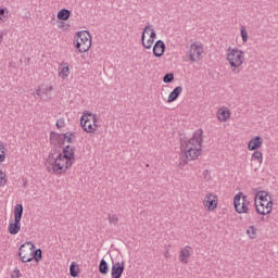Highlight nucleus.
I'll return each instance as SVG.
<instances>
[{
    "instance_id": "f257e3e1",
    "label": "nucleus",
    "mask_w": 278,
    "mask_h": 278,
    "mask_svg": "<svg viewBox=\"0 0 278 278\" xmlns=\"http://www.w3.org/2000/svg\"><path fill=\"white\" fill-rule=\"evenodd\" d=\"M75 146H65L61 152H51L46 159V170L51 175H64L75 164Z\"/></svg>"
},
{
    "instance_id": "f03ea898",
    "label": "nucleus",
    "mask_w": 278,
    "mask_h": 278,
    "mask_svg": "<svg viewBox=\"0 0 278 278\" xmlns=\"http://www.w3.org/2000/svg\"><path fill=\"white\" fill-rule=\"evenodd\" d=\"M180 152L184 156L180 166H186L188 162H195L201 157L203 155V129L195 130L191 138L181 141Z\"/></svg>"
},
{
    "instance_id": "7ed1b4c3",
    "label": "nucleus",
    "mask_w": 278,
    "mask_h": 278,
    "mask_svg": "<svg viewBox=\"0 0 278 278\" xmlns=\"http://www.w3.org/2000/svg\"><path fill=\"white\" fill-rule=\"evenodd\" d=\"M254 207L258 216H270L275 210V198L273 193L262 190L254 195Z\"/></svg>"
},
{
    "instance_id": "20e7f679",
    "label": "nucleus",
    "mask_w": 278,
    "mask_h": 278,
    "mask_svg": "<svg viewBox=\"0 0 278 278\" xmlns=\"http://www.w3.org/2000/svg\"><path fill=\"white\" fill-rule=\"evenodd\" d=\"M225 60L231 73H240L247 64V53L238 47H228L225 52Z\"/></svg>"
},
{
    "instance_id": "39448f33",
    "label": "nucleus",
    "mask_w": 278,
    "mask_h": 278,
    "mask_svg": "<svg viewBox=\"0 0 278 278\" xmlns=\"http://www.w3.org/2000/svg\"><path fill=\"white\" fill-rule=\"evenodd\" d=\"M18 257L23 264L36 261L37 263L42 260V250L37 249L34 242L26 241L18 248Z\"/></svg>"
},
{
    "instance_id": "423d86ee",
    "label": "nucleus",
    "mask_w": 278,
    "mask_h": 278,
    "mask_svg": "<svg viewBox=\"0 0 278 278\" xmlns=\"http://www.w3.org/2000/svg\"><path fill=\"white\" fill-rule=\"evenodd\" d=\"M80 127L85 134H97L101 124L99 115L90 111H84L80 116Z\"/></svg>"
},
{
    "instance_id": "0eeeda50",
    "label": "nucleus",
    "mask_w": 278,
    "mask_h": 278,
    "mask_svg": "<svg viewBox=\"0 0 278 278\" xmlns=\"http://www.w3.org/2000/svg\"><path fill=\"white\" fill-rule=\"evenodd\" d=\"M73 47L78 53H88L92 49V35H90V31L80 30L76 33Z\"/></svg>"
},
{
    "instance_id": "6e6552de",
    "label": "nucleus",
    "mask_w": 278,
    "mask_h": 278,
    "mask_svg": "<svg viewBox=\"0 0 278 278\" xmlns=\"http://www.w3.org/2000/svg\"><path fill=\"white\" fill-rule=\"evenodd\" d=\"M233 207L237 214H249L251 201L244 192L240 191L233 197Z\"/></svg>"
},
{
    "instance_id": "1a4fd4ad",
    "label": "nucleus",
    "mask_w": 278,
    "mask_h": 278,
    "mask_svg": "<svg viewBox=\"0 0 278 278\" xmlns=\"http://www.w3.org/2000/svg\"><path fill=\"white\" fill-rule=\"evenodd\" d=\"M50 141L53 144H73L77 141V132L76 131H67L64 134L51 132Z\"/></svg>"
},
{
    "instance_id": "9d476101",
    "label": "nucleus",
    "mask_w": 278,
    "mask_h": 278,
    "mask_svg": "<svg viewBox=\"0 0 278 278\" xmlns=\"http://www.w3.org/2000/svg\"><path fill=\"white\" fill-rule=\"evenodd\" d=\"M157 38V33H155V28L152 25H148L143 28L141 35V45L143 49H151Z\"/></svg>"
},
{
    "instance_id": "9b49d317",
    "label": "nucleus",
    "mask_w": 278,
    "mask_h": 278,
    "mask_svg": "<svg viewBox=\"0 0 278 278\" xmlns=\"http://www.w3.org/2000/svg\"><path fill=\"white\" fill-rule=\"evenodd\" d=\"M203 53H205V48L202 42L195 41L189 46L188 49V58L189 62H200V60H203Z\"/></svg>"
},
{
    "instance_id": "f8f14e48",
    "label": "nucleus",
    "mask_w": 278,
    "mask_h": 278,
    "mask_svg": "<svg viewBox=\"0 0 278 278\" xmlns=\"http://www.w3.org/2000/svg\"><path fill=\"white\" fill-rule=\"evenodd\" d=\"M218 203V194L212 191L206 192L202 199V206L206 212H216Z\"/></svg>"
},
{
    "instance_id": "ddd939ff",
    "label": "nucleus",
    "mask_w": 278,
    "mask_h": 278,
    "mask_svg": "<svg viewBox=\"0 0 278 278\" xmlns=\"http://www.w3.org/2000/svg\"><path fill=\"white\" fill-rule=\"evenodd\" d=\"M264 147V137L253 136L248 141V151H260Z\"/></svg>"
},
{
    "instance_id": "4468645a",
    "label": "nucleus",
    "mask_w": 278,
    "mask_h": 278,
    "mask_svg": "<svg viewBox=\"0 0 278 278\" xmlns=\"http://www.w3.org/2000/svg\"><path fill=\"white\" fill-rule=\"evenodd\" d=\"M216 118L218 123H227L231 121V110L227 106H220L216 112Z\"/></svg>"
},
{
    "instance_id": "2eb2a0df",
    "label": "nucleus",
    "mask_w": 278,
    "mask_h": 278,
    "mask_svg": "<svg viewBox=\"0 0 278 278\" xmlns=\"http://www.w3.org/2000/svg\"><path fill=\"white\" fill-rule=\"evenodd\" d=\"M192 255V248L190 245H185L180 249L178 260L180 264H190V256Z\"/></svg>"
},
{
    "instance_id": "dca6fc26",
    "label": "nucleus",
    "mask_w": 278,
    "mask_h": 278,
    "mask_svg": "<svg viewBox=\"0 0 278 278\" xmlns=\"http://www.w3.org/2000/svg\"><path fill=\"white\" fill-rule=\"evenodd\" d=\"M53 91V85L51 84H42L36 87L35 89V96L39 99H42V97L50 94V92Z\"/></svg>"
},
{
    "instance_id": "f3484780",
    "label": "nucleus",
    "mask_w": 278,
    "mask_h": 278,
    "mask_svg": "<svg viewBox=\"0 0 278 278\" xmlns=\"http://www.w3.org/2000/svg\"><path fill=\"white\" fill-rule=\"evenodd\" d=\"M153 55L154 58H162L166 53V43L162 40H157L153 46Z\"/></svg>"
},
{
    "instance_id": "a211bd4d",
    "label": "nucleus",
    "mask_w": 278,
    "mask_h": 278,
    "mask_svg": "<svg viewBox=\"0 0 278 278\" xmlns=\"http://www.w3.org/2000/svg\"><path fill=\"white\" fill-rule=\"evenodd\" d=\"M123 273H125V263L124 262H118L113 264L112 269H111V276L113 278H121L123 277Z\"/></svg>"
},
{
    "instance_id": "6ab92c4d",
    "label": "nucleus",
    "mask_w": 278,
    "mask_h": 278,
    "mask_svg": "<svg viewBox=\"0 0 278 278\" xmlns=\"http://www.w3.org/2000/svg\"><path fill=\"white\" fill-rule=\"evenodd\" d=\"M184 92V87L181 86H177L176 88H174V90L172 92H169V94L167 96V100L166 103H175V101L177 99H179V97H181Z\"/></svg>"
},
{
    "instance_id": "aec40b11",
    "label": "nucleus",
    "mask_w": 278,
    "mask_h": 278,
    "mask_svg": "<svg viewBox=\"0 0 278 278\" xmlns=\"http://www.w3.org/2000/svg\"><path fill=\"white\" fill-rule=\"evenodd\" d=\"M245 235L248 236L249 240H257V238H260V229L255 225H250L245 229Z\"/></svg>"
},
{
    "instance_id": "412c9836",
    "label": "nucleus",
    "mask_w": 278,
    "mask_h": 278,
    "mask_svg": "<svg viewBox=\"0 0 278 278\" xmlns=\"http://www.w3.org/2000/svg\"><path fill=\"white\" fill-rule=\"evenodd\" d=\"M8 231L11 233V236H16V233L21 231V222L16 219H10Z\"/></svg>"
},
{
    "instance_id": "4be33fe9",
    "label": "nucleus",
    "mask_w": 278,
    "mask_h": 278,
    "mask_svg": "<svg viewBox=\"0 0 278 278\" xmlns=\"http://www.w3.org/2000/svg\"><path fill=\"white\" fill-rule=\"evenodd\" d=\"M251 162H255L258 164V166H262V163L264 162V154L260 150H254V152L251 155Z\"/></svg>"
},
{
    "instance_id": "5701e85b",
    "label": "nucleus",
    "mask_w": 278,
    "mask_h": 278,
    "mask_svg": "<svg viewBox=\"0 0 278 278\" xmlns=\"http://www.w3.org/2000/svg\"><path fill=\"white\" fill-rule=\"evenodd\" d=\"M70 75H71V67H68V64L66 63L62 64L59 71V77H61V79H68Z\"/></svg>"
},
{
    "instance_id": "b1692460",
    "label": "nucleus",
    "mask_w": 278,
    "mask_h": 278,
    "mask_svg": "<svg viewBox=\"0 0 278 278\" xmlns=\"http://www.w3.org/2000/svg\"><path fill=\"white\" fill-rule=\"evenodd\" d=\"M79 273H81V269L79 268V264L72 262L70 265V275L71 277H79Z\"/></svg>"
},
{
    "instance_id": "393cba45",
    "label": "nucleus",
    "mask_w": 278,
    "mask_h": 278,
    "mask_svg": "<svg viewBox=\"0 0 278 278\" xmlns=\"http://www.w3.org/2000/svg\"><path fill=\"white\" fill-rule=\"evenodd\" d=\"M5 160H8V148L3 141H0V164H3Z\"/></svg>"
},
{
    "instance_id": "a878e982",
    "label": "nucleus",
    "mask_w": 278,
    "mask_h": 278,
    "mask_svg": "<svg viewBox=\"0 0 278 278\" xmlns=\"http://www.w3.org/2000/svg\"><path fill=\"white\" fill-rule=\"evenodd\" d=\"M13 214H14V219L13 220H20L21 222V218H23V204H16L14 206Z\"/></svg>"
},
{
    "instance_id": "bb28decb",
    "label": "nucleus",
    "mask_w": 278,
    "mask_h": 278,
    "mask_svg": "<svg viewBox=\"0 0 278 278\" xmlns=\"http://www.w3.org/2000/svg\"><path fill=\"white\" fill-rule=\"evenodd\" d=\"M56 18H59V21H68V18H71V11L62 9L59 11Z\"/></svg>"
},
{
    "instance_id": "cd10ccee",
    "label": "nucleus",
    "mask_w": 278,
    "mask_h": 278,
    "mask_svg": "<svg viewBox=\"0 0 278 278\" xmlns=\"http://www.w3.org/2000/svg\"><path fill=\"white\" fill-rule=\"evenodd\" d=\"M10 14V11L5 7H0V25L2 23H5L8 21V16Z\"/></svg>"
},
{
    "instance_id": "c85d7f7f",
    "label": "nucleus",
    "mask_w": 278,
    "mask_h": 278,
    "mask_svg": "<svg viewBox=\"0 0 278 278\" xmlns=\"http://www.w3.org/2000/svg\"><path fill=\"white\" fill-rule=\"evenodd\" d=\"M99 273H101V275H108V273H110V266L108 265V262L104 261V258H102L100 262Z\"/></svg>"
},
{
    "instance_id": "c756f323",
    "label": "nucleus",
    "mask_w": 278,
    "mask_h": 278,
    "mask_svg": "<svg viewBox=\"0 0 278 278\" xmlns=\"http://www.w3.org/2000/svg\"><path fill=\"white\" fill-rule=\"evenodd\" d=\"M240 36L243 45H247L249 42V30H247V26L240 27Z\"/></svg>"
},
{
    "instance_id": "7c9ffc66",
    "label": "nucleus",
    "mask_w": 278,
    "mask_h": 278,
    "mask_svg": "<svg viewBox=\"0 0 278 278\" xmlns=\"http://www.w3.org/2000/svg\"><path fill=\"white\" fill-rule=\"evenodd\" d=\"M7 185H8V175L3 170H0V188H5Z\"/></svg>"
},
{
    "instance_id": "2f4dec72",
    "label": "nucleus",
    "mask_w": 278,
    "mask_h": 278,
    "mask_svg": "<svg viewBox=\"0 0 278 278\" xmlns=\"http://www.w3.org/2000/svg\"><path fill=\"white\" fill-rule=\"evenodd\" d=\"M108 220H109L110 225H118V215L109 214Z\"/></svg>"
},
{
    "instance_id": "473e14b6",
    "label": "nucleus",
    "mask_w": 278,
    "mask_h": 278,
    "mask_svg": "<svg viewBox=\"0 0 278 278\" xmlns=\"http://www.w3.org/2000/svg\"><path fill=\"white\" fill-rule=\"evenodd\" d=\"M164 84H172V81H175V74L168 73L163 77Z\"/></svg>"
},
{
    "instance_id": "72a5a7b5",
    "label": "nucleus",
    "mask_w": 278,
    "mask_h": 278,
    "mask_svg": "<svg viewBox=\"0 0 278 278\" xmlns=\"http://www.w3.org/2000/svg\"><path fill=\"white\" fill-rule=\"evenodd\" d=\"M55 126L58 129H64L66 127V119L64 117L56 119Z\"/></svg>"
},
{
    "instance_id": "f704fd0d",
    "label": "nucleus",
    "mask_w": 278,
    "mask_h": 278,
    "mask_svg": "<svg viewBox=\"0 0 278 278\" xmlns=\"http://www.w3.org/2000/svg\"><path fill=\"white\" fill-rule=\"evenodd\" d=\"M23 274H21V269L15 268L13 269V271L11 273V278H22Z\"/></svg>"
}]
</instances>
